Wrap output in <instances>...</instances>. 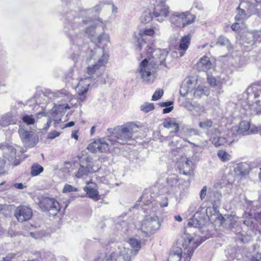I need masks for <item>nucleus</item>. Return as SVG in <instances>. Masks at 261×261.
I'll return each mask as SVG.
<instances>
[{
  "label": "nucleus",
  "mask_w": 261,
  "mask_h": 261,
  "mask_svg": "<svg viewBox=\"0 0 261 261\" xmlns=\"http://www.w3.org/2000/svg\"><path fill=\"white\" fill-rule=\"evenodd\" d=\"M244 220H243L244 224L247 226H250L252 225L253 221V218L252 217V214L249 213H245L244 216Z\"/></svg>",
  "instance_id": "obj_44"
},
{
  "label": "nucleus",
  "mask_w": 261,
  "mask_h": 261,
  "mask_svg": "<svg viewBox=\"0 0 261 261\" xmlns=\"http://www.w3.org/2000/svg\"><path fill=\"white\" fill-rule=\"evenodd\" d=\"M32 211L28 206L22 205L16 208L15 211L14 216L20 222L30 220L32 216Z\"/></svg>",
  "instance_id": "obj_19"
},
{
  "label": "nucleus",
  "mask_w": 261,
  "mask_h": 261,
  "mask_svg": "<svg viewBox=\"0 0 261 261\" xmlns=\"http://www.w3.org/2000/svg\"><path fill=\"white\" fill-rule=\"evenodd\" d=\"M172 104H173V102L171 101H167V102H160L159 103L160 106L161 107H165V108H167V107H169L170 106H172Z\"/></svg>",
  "instance_id": "obj_54"
},
{
  "label": "nucleus",
  "mask_w": 261,
  "mask_h": 261,
  "mask_svg": "<svg viewBox=\"0 0 261 261\" xmlns=\"http://www.w3.org/2000/svg\"><path fill=\"white\" fill-rule=\"evenodd\" d=\"M252 261H261V253H257L255 257H253Z\"/></svg>",
  "instance_id": "obj_58"
},
{
  "label": "nucleus",
  "mask_w": 261,
  "mask_h": 261,
  "mask_svg": "<svg viewBox=\"0 0 261 261\" xmlns=\"http://www.w3.org/2000/svg\"><path fill=\"white\" fill-rule=\"evenodd\" d=\"M191 37L189 35L181 38L179 45V54L180 57L184 55L186 50L188 48L190 43Z\"/></svg>",
  "instance_id": "obj_28"
},
{
  "label": "nucleus",
  "mask_w": 261,
  "mask_h": 261,
  "mask_svg": "<svg viewBox=\"0 0 261 261\" xmlns=\"http://www.w3.org/2000/svg\"><path fill=\"white\" fill-rule=\"evenodd\" d=\"M216 44L221 46H226L228 50L233 49V46L230 43L229 39L223 36H221L217 39Z\"/></svg>",
  "instance_id": "obj_37"
},
{
  "label": "nucleus",
  "mask_w": 261,
  "mask_h": 261,
  "mask_svg": "<svg viewBox=\"0 0 261 261\" xmlns=\"http://www.w3.org/2000/svg\"><path fill=\"white\" fill-rule=\"evenodd\" d=\"M164 91L162 89H159L155 90L153 95L152 96L151 100L156 101L160 99L163 95Z\"/></svg>",
  "instance_id": "obj_45"
},
{
  "label": "nucleus",
  "mask_w": 261,
  "mask_h": 261,
  "mask_svg": "<svg viewBox=\"0 0 261 261\" xmlns=\"http://www.w3.org/2000/svg\"><path fill=\"white\" fill-rule=\"evenodd\" d=\"M212 121L210 120H206L202 122H200L199 123V126L203 128L207 129L211 127L212 125Z\"/></svg>",
  "instance_id": "obj_49"
},
{
  "label": "nucleus",
  "mask_w": 261,
  "mask_h": 261,
  "mask_svg": "<svg viewBox=\"0 0 261 261\" xmlns=\"http://www.w3.org/2000/svg\"><path fill=\"white\" fill-rule=\"evenodd\" d=\"M4 157L7 159L10 164L13 166H17L20 162L16 159V151L15 148L12 146H7L4 148Z\"/></svg>",
  "instance_id": "obj_22"
},
{
  "label": "nucleus",
  "mask_w": 261,
  "mask_h": 261,
  "mask_svg": "<svg viewBox=\"0 0 261 261\" xmlns=\"http://www.w3.org/2000/svg\"><path fill=\"white\" fill-rule=\"evenodd\" d=\"M74 124V122L73 121H70V122L67 123V124H66L64 127H71V126H73Z\"/></svg>",
  "instance_id": "obj_64"
},
{
  "label": "nucleus",
  "mask_w": 261,
  "mask_h": 261,
  "mask_svg": "<svg viewBox=\"0 0 261 261\" xmlns=\"http://www.w3.org/2000/svg\"><path fill=\"white\" fill-rule=\"evenodd\" d=\"M256 220L261 223V211L255 216Z\"/></svg>",
  "instance_id": "obj_63"
},
{
  "label": "nucleus",
  "mask_w": 261,
  "mask_h": 261,
  "mask_svg": "<svg viewBox=\"0 0 261 261\" xmlns=\"http://www.w3.org/2000/svg\"><path fill=\"white\" fill-rule=\"evenodd\" d=\"M177 165L181 173L189 176H193L194 165L191 160L186 156H181L177 162Z\"/></svg>",
  "instance_id": "obj_17"
},
{
  "label": "nucleus",
  "mask_w": 261,
  "mask_h": 261,
  "mask_svg": "<svg viewBox=\"0 0 261 261\" xmlns=\"http://www.w3.org/2000/svg\"><path fill=\"white\" fill-rule=\"evenodd\" d=\"M18 133L25 146L32 147L38 142V137L34 132L28 131L23 128L22 126H20Z\"/></svg>",
  "instance_id": "obj_15"
},
{
  "label": "nucleus",
  "mask_w": 261,
  "mask_h": 261,
  "mask_svg": "<svg viewBox=\"0 0 261 261\" xmlns=\"http://www.w3.org/2000/svg\"><path fill=\"white\" fill-rule=\"evenodd\" d=\"M173 109V106H170L169 107L165 108L163 110V112L164 114L169 113L171 112V111Z\"/></svg>",
  "instance_id": "obj_57"
},
{
  "label": "nucleus",
  "mask_w": 261,
  "mask_h": 261,
  "mask_svg": "<svg viewBox=\"0 0 261 261\" xmlns=\"http://www.w3.org/2000/svg\"><path fill=\"white\" fill-rule=\"evenodd\" d=\"M158 199L159 200L154 203V210H153V212H156L159 205L161 207H166L168 205V199L166 197H159Z\"/></svg>",
  "instance_id": "obj_38"
},
{
  "label": "nucleus",
  "mask_w": 261,
  "mask_h": 261,
  "mask_svg": "<svg viewBox=\"0 0 261 261\" xmlns=\"http://www.w3.org/2000/svg\"><path fill=\"white\" fill-rule=\"evenodd\" d=\"M147 46H148V49L146 54L148 60L145 58L140 63L137 72L144 82L151 83L153 81L155 70L159 65L168 67L165 62L168 54L165 50L159 48L153 50L152 45Z\"/></svg>",
  "instance_id": "obj_5"
},
{
  "label": "nucleus",
  "mask_w": 261,
  "mask_h": 261,
  "mask_svg": "<svg viewBox=\"0 0 261 261\" xmlns=\"http://www.w3.org/2000/svg\"><path fill=\"white\" fill-rule=\"evenodd\" d=\"M137 128L134 123H128L114 129L108 128L107 139L94 140L87 147V149L93 152H106L112 147L117 148L118 144H124L132 137L135 129Z\"/></svg>",
  "instance_id": "obj_2"
},
{
  "label": "nucleus",
  "mask_w": 261,
  "mask_h": 261,
  "mask_svg": "<svg viewBox=\"0 0 261 261\" xmlns=\"http://www.w3.org/2000/svg\"><path fill=\"white\" fill-rule=\"evenodd\" d=\"M234 131H236L235 129L227 130L226 135V136H225V138H230L233 137L234 138V141L235 140L237 139V135L234 133Z\"/></svg>",
  "instance_id": "obj_51"
},
{
  "label": "nucleus",
  "mask_w": 261,
  "mask_h": 261,
  "mask_svg": "<svg viewBox=\"0 0 261 261\" xmlns=\"http://www.w3.org/2000/svg\"><path fill=\"white\" fill-rule=\"evenodd\" d=\"M163 125L166 128H171L174 127V130L171 132V133H176L179 130V125L177 123H175L170 118L166 119L163 122Z\"/></svg>",
  "instance_id": "obj_39"
},
{
  "label": "nucleus",
  "mask_w": 261,
  "mask_h": 261,
  "mask_svg": "<svg viewBox=\"0 0 261 261\" xmlns=\"http://www.w3.org/2000/svg\"><path fill=\"white\" fill-rule=\"evenodd\" d=\"M237 9L238 13L235 16V20L243 21L251 15L258 13L261 9V4L256 0H242Z\"/></svg>",
  "instance_id": "obj_7"
},
{
  "label": "nucleus",
  "mask_w": 261,
  "mask_h": 261,
  "mask_svg": "<svg viewBox=\"0 0 261 261\" xmlns=\"http://www.w3.org/2000/svg\"><path fill=\"white\" fill-rule=\"evenodd\" d=\"M195 17L189 11L185 12H174L171 13L170 20L173 28H183L185 25L192 23Z\"/></svg>",
  "instance_id": "obj_9"
},
{
  "label": "nucleus",
  "mask_w": 261,
  "mask_h": 261,
  "mask_svg": "<svg viewBox=\"0 0 261 261\" xmlns=\"http://www.w3.org/2000/svg\"><path fill=\"white\" fill-rule=\"evenodd\" d=\"M197 83V80L195 77H192L186 79L180 89V94L185 96L188 93L194 91L196 88Z\"/></svg>",
  "instance_id": "obj_21"
},
{
  "label": "nucleus",
  "mask_w": 261,
  "mask_h": 261,
  "mask_svg": "<svg viewBox=\"0 0 261 261\" xmlns=\"http://www.w3.org/2000/svg\"><path fill=\"white\" fill-rule=\"evenodd\" d=\"M181 130L188 136L196 135L198 134V130L196 129L182 127Z\"/></svg>",
  "instance_id": "obj_48"
},
{
  "label": "nucleus",
  "mask_w": 261,
  "mask_h": 261,
  "mask_svg": "<svg viewBox=\"0 0 261 261\" xmlns=\"http://www.w3.org/2000/svg\"><path fill=\"white\" fill-rule=\"evenodd\" d=\"M78 189L72 186L69 185V184H66L63 189V193H70L72 192H76L77 191Z\"/></svg>",
  "instance_id": "obj_47"
},
{
  "label": "nucleus",
  "mask_w": 261,
  "mask_h": 261,
  "mask_svg": "<svg viewBox=\"0 0 261 261\" xmlns=\"http://www.w3.org/2000/svg\"><path fill=\"white\" fill-rule=\"evenodd\" d=\"M234 172L237 175H245L248 172V165L245 163H240L234 167Z\"/></svg>",
  "instance_id": "obj_33"
},
{
  "label": "nucleus",
  "mask_w": 261,
  "mask_h": 261,
  "mask_svg": "<svg viewBox=\"0 0 261 261\" xmlns=\"http://www.w3.org/2000/svg\"><path fill=\"white\" fill-rule=\"evenodd\" d=\"M239 135H247L251 134H254L258 132V129L257 127L255 126H251L250 122L248 121H241L238 128L235 129Z\"/></svg>",
  "instance_id": "obj_20"
},
{
  "label": "nucleus",
  "mask_w": 261,
  "mask_h": 261,
  "mask_svg": "<svg viewBox=\"0 0 261 261\" xmlns=\"http://www.w3.org/2000/svg\"><path fill=\"white\" fill-rule=\"evenodd\" d=\"M222 128V126H219L218 128L215 127L211 130L212 134L215 136H214L212 142L216 146L224 145L226 144H229L234 142L233 137L231 138L225 137V135L221 132Z\"/></svg>",
  "instance_id": "obj_16"
},
{
  "label": "nucleus",
  "mask_w": 261,
  "mask_h": 261,
  "mask_svg": "<svg viewBox=\"0 0 261 261\" xmlns=\"http://www.w3.org/2000/svg\"><path fill=\"white\" fill-rule=\"evenodd\" d=\"M5 164V161L0 159V175L4 173V167Z\"/></svg>",
  "instance_id": "obj_55"
},
{
  "label": "nucleus",
  "mask_w": 261,
  "mask_h": 261,
  "mask_svg": "<svg viewBox=\"0 0 261 261\" xmlns=\"http://www.w3.org/2000/svg\"><path fill=\"white\" fill-rule=\"evenodd\" d=\"M201 242H196L194 239L192 238H187V240H185L184 243V246H186V248L188 247L187 252L186 253L187 255L185 258V261H190L191 256L194 251V250L200 245Z\"/></svg>",
  "instance_id": "obj_23"
},
{
  "label": "nucleus",
  "mask_w": 261,
  "mask_h": 261,
  "mask_svg": "<svg viewBox=\"0 0 261 261\" xmlns=\"http://www.w3.org/2000/svg\"><path fill=\"white\" fill-rule=\"evenodd\" d=\"M207 82L210 84V85L215 88L216 90H218V93H220L221 92V89L222 87V85L223 83V80L221 79L220 77H215L213 76H210L207 74Z\"/></svg>",
  "instance_id": "obj_26"
},
{
  "label": "nucleus",
  "mask_w": 261,
  "mask_h": 261,
  "mask_svg": "<svg viewBox=\"0 0 261 261\" xmlns=\"http://www.w3.org/2000/svg\"><path fill=\"white\" fill-rule=\"evenodd\" d=\"M132 250L122 245L107 249L101 253L96 261H130Z\"/></svg>",
  "instance_id": "obj_6"
},
{
  "label": "nucleus",
  "mask_w": 261,
  "mask_h": 261,
  "mask_svg": "<svg viewBox=\"0 0 261 261\" xmlns=\"http://www.w3.org/2000/svg\"><path fill=\"white\" fill-rule=\"evenodd\" d=\"M210 94L209 89L207 87L200 85L195 88L194 90V96L195 97L199 98L203 96H207Z\"/></svg>",
  "instance_id": "obj_31"
},
{
  "label": "nucleus",
  "mask_w": 261,
  "mask_h": 261,
  "mask_svg": "<svg viewBox=\"0 0 261 261\" xmlns=\"http://www.w3.org/2000/svg\"><path fill=\"white\" fill-rule=\"evenodd\" d=\"M85 161L86 163H87V165H89L90 164L92 166V159L89 156L86 157V158L85 159Z\"/></svg>",
  "instance_id": "obj_61"
},
{
  "label": "nucleus",
  "mask_w": 261,
  "mask_h": 261,
  "mask_svg": "<svg viewBox=\"0 0 261 261\" xmlns=\"http://www.w3.org/2000/svg\"><path fill=\"white\" fill-rule=\"evenodd\" d=\"M154 109V105L152 103L145 102L140 106L141 110L145 113H148Z\"/></svg>",
  "instance_id": "obj_43"
},
{
  "label": "nucleus",
  "mask_w": 261,
  "mask_h": 261,
  "mask_svg": "<svg viewBox=\"0 0 261 261\" xmlns=\"http://www.w3.org/2000/svg\"><path fill=\"white\" fill-rule=\"evenodd\" d=\"M71 95L68 92L64 89L51 91L50 90H46L44 92H38L33 97L29 99L26 102V105L20 101L15 103L13 108L22 106L26 107L25 109L28 112L34 113L35 114H46V107L48 102L55 100L57 98H61L65 101L70 100Z\"/></svg>",
  "instance_id": "obj_4"
},
{
  "label": "nucleus",
  "mask_w": 261,
  "mask_h": 261,
  "mask_svg": "<svg viewBox=\"0 0 261 261\" xmlns=\"http://www.w3.org/2000/svg\"><path fill=\"white\" fill-rule=\"evenodd\" d=\"M6 76L4 73L0 70V87H6L7 84L5 77Z\"/></svg>",
  "instance_id": "obj_52"
},
{
  "label": "nucleus",
  "mask_w": 261,
  "mask_h": 261,
  "mask_svg": "<svg viewBox=\"0 0 261 261\" xmlns=\"http://www.w3.org/2000/svg\"><path fill=\"white\" fill-rule=\"evenodd\" d=\"M217 155L219 159L223 162H227L231 159L230 155L223 150H219Z\"/></svg>",
  "instance_id": "obj_41"
},
{
  "label": "nucleus",
  "mask_w": 261,
  "mask_h": 261,
  "mask_svg": "<svg viewBox=\"0 0 261 261\" xmlns=\"http://www.w3.org/2000/svg\"><path fill=\"white\" fill-rule=\"evenodd\" d=\"M215 63L214 60L211 57L204 56L197 62V69L199 71L207 72L214 69Z\"/></svg>",
  "instance_id": "obj_18"
},
{
  "label": "nucleus",
  "mask_w": 261,
  "mask_h": 261,
  "mask_svg": "<svg viewBox=\"0 0 261 261\" xmlns=\"http://www.w3.org/2000/svg\"><path fill=\"white\" fill-rule=\"evenodd\" d=\"M43 171V167L38 164H34L31 167V174L32 176H37Z\"/></svg>",
  "instance_id": "obj_40"
},
{
  "label": "nucleus",
  "mask_w": 261,
  "mask_h": 261,
  "mask_svg": "<svg viewBox=\"0 0 261 261\" xmlns=\"http://www.w3.org/2000/svg\"><path fill=\"white\" fill-rule=\"evenodd\" d=\"M71 109L69 104L66 103H54L53 108L49 109V114H62L69 113L68 110Z\"/></svg>",
  "instance_id": "obj_24"
},
{
  "label": "nucleus",
  "mask_w": 261,
  "mask_h": 261,
  "mask_svg": "<svg viewBox=\"0 0 261 261\" xmlns=\"http://www.w3.org/2000/svg\"><path fill=\"white\" fill-rule=\"evenodd\" d=\"M141 200L144 203L145 205H149L151 204L152 211L154 210V201L153 196L151 195L150 190L145 191L141 197Z\"/></svg>",
  "instance_id": "obj_27"
},
{
  "label": "nucleus",
  "mask_w": 261,
  "mask_h": 261,
  "mask_svg": "<svg viewBox=\"0 0 261 261\" xmlns=\"http://www.w3.org/2000/svg\"><path fill=\"white\" fill-rule=\"evenodd\" d=\"M168 186L172 190L178 188L181 189V193H187L190 185V180L180 179L177 175L173 174L169 175L166 178Z\"/></svg>",
  "instance_id": "obj_13"
},
{
  "label": "nucleus",
  "mask_w": 261,
  "mask_h": 261,
  "mask_svg": "<svg viewBox=\"0 0 261 261\" xmlns=\"http://www.w3.org/2000/svg\"><path fill=\"white\" fill-rule=\"evenodd\" d=\"M88 20H91L88 24L84 25L79 32L75 33L73 37L77 40L80 36H82L83 42L80 43L76 42V44L77 48L73 49L72 47L74 44L68 35H66L69 38L70 42V47L67 51L69 58L74 62L83 61L85 59L90 60L94 59L98 60L94 64L89 66L87 68L88 76H84L79 80L78 84L76 87L75 90L78 94V99L83 101L86 99L85 94L87 92L88 88L92 81L101 76L104 72L105 67L107 64L109 55L105 50V47H96L94 49H89L88 46L84 42L85 34H86L92 41V38H95L96 34V26L98 23L101 22V20L98 18H87Z\"/></svg>",
  "instance_id": "obj_1"
},
{
  "label": "nucleus",
  "mask_w": 261,
  "mask_h": 261,
  "mask_svg": "<svg viewBox=\"0 0 261 261\" xmlns=\"http://www.w3.org/2000/svg\"><path fill=\"white\" fill-rule=\"evenodd\" d=\"M198 214H195L193 218L189 220L188 225L190 227L200 228L205 224V220L202 216H198Z\"/></svg>",
  "instance_id": "obj_25"
},
{
  "label": "nucleus",
  "mask_w": 261,
  "mask_h": 261,
  "mask_svg": "<svg viewBox=\"0 0 261 261\" xmlns=\"http://www.w3.org/2000/svg\"><path fill=\"white\" fill-rule=\"evenodd\" d=\"M160 29L158 25H154L151 28H146L143 29H141L139 31V36L138 41V44L136 46V50L137 51H140L142 50L143 48H145L146 50V52H147V49H148V45L151 46V45L153 46V50H155L154 46L152 43L147 44V42L145 41L146 39V36H153L154 34H156L159 33Z\"/></svg>",
  "instance_id": "obj_10"
},
{
  "label": "nucleus",
  "mask_w": 261,
  "mask_h": 261,
  "mask_svg": "<svg viewBox=\"0 0 261 261\" xmlns=\"http://www.w3.org/2000/svg\"><path fill=\"white\" fill-rule=\"evenodd\" d=\"M247 97L246 98L247 105L244 109L250 110L256 112L257 114L261 113V87L259 88H253L247 90Z\"/></svg>",
  "instance_id": "obj_8"
},
{
  "label": "nucleus",
  "mask_w": 261,
  "mask_h": 261,
  "mask_svg": "<svg viewBox=\"0 0 261 261\" xmlns=\"http://www.w3.org/2000/svg\"><path fill=\"white\" fill-rule=\"evenodd\" d=\"M40 207L44 211H47L52 216L57 215L60 210L59 202L53 198L45 197L40 202Z\"/></svg>",
  "instance_id": "obj_14"
},
{
  "label": "nucleus",
  "mask_w": 261,
  "mask_h": 261,
  "mask_svg": "<svg viewBox=\"0 0 261 261\" xmlns=\"http://www.w3.org/2000/svg\"><path fill=\"white\" fill-rule=\"evenodd\" d=\"M23 122L28 125L33 124L35 120L32 117V115H24L22 118Z\"/></svg>",
  "instance_id": "obj_46"
},
{
  "label": "nucleus",
  "mask_w": 261,
  "mask_h": 261,
  "mask_svg": "<svg viewBox=\"0 0 261 261\" xmlns=\"http://www.w3.org/2000/svg\"><path fill=\"white\" fill-rule=\"evenodd\" d=\"M231 29L234 31H237L240 28V24L238 23H234L232 24Z\"/></svg>",
  "instance_id": "obj_56"
},
{
  "label": "nucleus",
  "mask_w": 261,
  "mask_h": 261,
  "mask_svg": "<svg viewBox=\"0 0 261 261\" xmlns=\"http://www.w3.org/2000/svg\"><path fill=\"white\" fill-rule=\"evenodd\" d=\"M13 186L18 189H22L24 188V186L22 183H16L13 185Z\"/></svg>",
  "instance_id": "obj_60"
},
{
  "label": "nucleus",
  "mask_w": 261,
  "mask_h": 261,
  "mask_svg": "<svg viewBox=\"0 0 261 261\" xmlns=\"http://www.w3.org/2000/svg\"><path fill=\"white\" fill-rule=\"evenodd\" d=\"M181 255L182 250L181 248H176L170 252L168 261H179Z\"/></svg>",
  "instance_id": "obj_36"
},
{
  "label": "nucleus",
  "mask_w": 261,
  "mask_h": 261,
  "mask_svg": "<svg viewBox=\"0 0 261 261\" xmlns=\"http://www.w3.org/2000/svg\"><path fill=\"white\" fill-rule=\"evenodd\" d=\"M103 7V4L100 2L92 9L81 10L79 12L71 11L66 15V20L64 27V32L69 36L71 41L74 43L72 49L77 48L76 42L82 43L83 42L82 36H80L77 40L73 37L75 33L79 32L83 25L90 22L91 20H88L87 18H96Z\"/></svg>",
  "instance_id": "obj_3"
},
{
  "label": "nucleus",
  "mask_w": 261,
  "mask_h": 261,
  "mask_svg": "<svg viewBox=\"0 0 261 261\" xmlns=\"http://www.w3.org/2000/svg\"><path fill=\"white\" fill-rule=\"evenodd\" d=\"M259 36L260 34L247 33L243 37L242 41L244 43L253 44L255 42L260 41Z\"/></svg>",
  "instance_id": "obj_29"
},
{
  "label": "nucleus",
  "mask_w": 261,
  "mask_h": 261,
  "mask_svg": "<svg viewBox=\"0 0 261 261\" xmlns=\"http://www.w3.org/2000/svg\"><path fill=\"white\" fill-rule=\"evenodd\" d=\"M112 12L113 14H116L118 12V9L114 4L112 5Z\"/></svg>",
  "instance_id": "obj_62"
},
{
  "label": "nucleus",
  "mask_w": 261,
  "mask_h": 261,
  "mask_svg": "<svg viewBox=\"0 0 261 261\" xmlns=\"http://www.w3.org/2000/svg\"><path fill=\"white\" fill-rule=\"evenodd\" d=\"M84 190L86 192L88 197L95 201L99 200V192L97 189L92 187L91 186H89L85 187Z\"/></svg>",
  "instance_id": "obj_32"
},
{
  "label": "nucleus",
  "mask_w": 261,
  "mask_h": 261,
  "mask_svg": "<svg viewBox=\"0 0 261 261\" xmlns=\"http://www.w3.org/2000/svg\"><path fill=\"white\" fill-rule=\"evenodd\" d=\"M160 227V223L157 216H146L142 221L140 228L144 237H148Z\"/></svg>",
  "instance_id": "obj_11"
},
{
  "label": "nucleus",
  "mask_w": 261,
  "mask_h": 261,
  "mask_svg": "<svg viewBox=\"0 0 261 261\" xmlns=\"http://www.w3.org/2000/svg\"><path fill=\"white\" fill-rule=\"evenodd\" d=\"M128 243L130 246L134 248L135 252H138L141 247L140 241L137 239L130 238L128 240Z\"/></svg>",
  "instance_id": "obj_42"
},
{
  "label": "nucleus",
  "mask_w": 261,
  "mask_h": 261,
  "mask_svg": "<svg viewBox=\"0 0 261 261\" xmlns=\"http://www.w3.org/2000/svg\"><path fill=\"white\" fill-rule=\"evenodd\" d=\"M110 41V36L108 34L106 33H102L100 34L97 37H95V38L92 39V42L94 43H95L97 45V44H106Z\"/></svg>",
  "instance_id": "obj_35"
},
{
  "label": "nucleus",
  "mask_w": 261,
  "mask_h": 261,
  "mask_svg": "<svg viewBox=\"0 0 261 261\" xmlns=\"http://www.w3.org/2000/svg\"><path fill=\"white\" fill-rule=\"evenodd\" d=\"M60 134V133L56 130H52L47 135V138L49 139H54L56 137H58Z\"/></svg>",
  "instance_id": "obj_50"
},
{
  "label": "nucleus",
  "mask_w": 261,
  "mask_h": 261,
  "mask_svg": "<svg viewBox=\"0 0 261 261\" xmlns=\"http://www.w3.org/2000/svg\"><path fill=\"white\" fill-rule=\"evenodd\" d=\"M195 7L198 10H202L203 7L201 4L198 2H195L194 3Z\"/></svg>",
  "instance_id": "obj_59"
},
{
  "label": "nucleus",
  "mask_w": 261,
  "mask_h": 261,
  "mask_svg": "<svg viewBox=\"0 0 261 261\" xmlns=\"http://www.w3.org/2000/svg\"><path fill=\"white\" fill-rule=\"evenodd\" d=\"M154 18L153 12L151 9L145 8L142 13L140 20L142 22L148 23Z\"/></svg>",
  "instance_id": "obj_34"
},
{
  "label": "nucleus",
  "mask_w": 261,
  "mask_h": 261,
  "mask_svg": "<svg viewBox=\"0 0 261 261\" xmlns=\"http://www.w3.org/2000/svg\"><path fill=\"white\" fill-rule=\"evenodd\" d=\"M153 5V13L154 19L160 22H163L169 15V7L163 0H152Z\"/></svg>",
  "instance_id": "obj_12"
},
{
  "label": "nucleus",
  "mask_w": 261,
  "mask_h": 261,
  "mask_svg": "<svg viewBox=\"0 0 261 261\" xmlns=\"http://www.w3.org/2000/svg\"><path fill=\"white\" fill-rule=\"evenodd\" d=\"M94 172L95 171L93 169L92 166L90 164L86 165V167H84L83 165H81L75 176L78 178H83L87 176L88 173H91Z\"/></svg>",
  "instance_id": "obj_30"
},
{
  "label": "nucleus",
  "mask_w": 261,
  "mask_h": 261,
  "mask_svg": "<svg viewBox=\"0 0 261 261\" xmlns=\"http://www.w3.org/2000/svg\"><path fill=\"white\" fill-rule=\"evenodd\" d=\"M206 191H207V187L206 186H204L202 190L200 191V197L201 200L204 199V198L205 197V196L206 195Z\"/></svg>",
  "instance_id": "obj_53"
}]
</instances>
